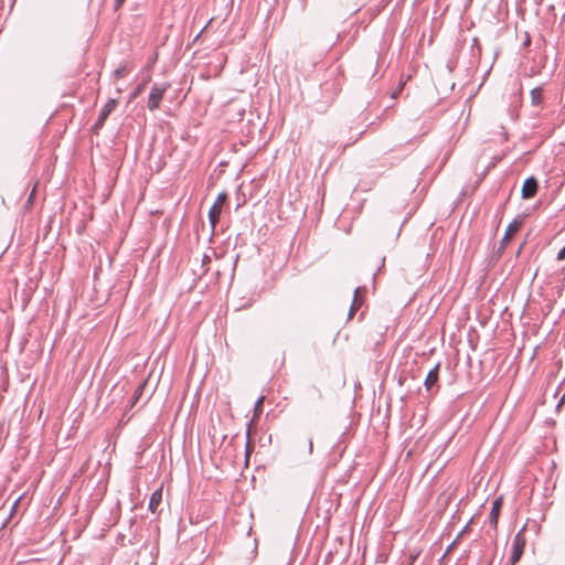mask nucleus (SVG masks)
<instances>
[{"instance_id":"6ab92c4d","label":"nucleus","mask_w":565,"mask_h":565,"mask_svg":"<svg viewBox=\"0 0 565 565\" xmlns=\"http://www.w3.org/2000/svg\"><path fill=\"white\" fill-rule=\"evenodd\" d=\"M565 404V393L562 395V397L559 398L558 403H557V408H559L562 405Z\"/></svg>"},{"instance_id":"f3484780","label":"nucleus","mask_w":565,"mask_h":565,"mask_svg":"<svg viewBox=\"0 0 565 565\" xmlns=\"http://www.w3.org/2000/svg\"><path fill=\"white\" fill-rule=\"evenodd\" d=\"M313 451V443H312V439H309L308 440V452L309 455H311Z\"/></svg>"},{"instance_id":"6e6552de","label":"nucleus","mask_w":565,"mask_h":565,"mask_svg":"<svg viewBox=\"0 0 565 565\" xmlns=\"http://www.w3.org/2000/svg\"><path fill=\"white\" fill-rule=\"evenodd\" d=\"M439 366L440 364L437 363L427 374L426 379H425V382H424V385L426 387L427 391H430L435 384L437 383L438 381V377H439Z\"/></svg>"},{"instance_id":"20e7f679","label":"nucleus","mask_w":565,"mask_h":565,"mask_svg":"<svg viewBox=\"0 0 565 565\" xmlns=\"http://www.w3.org/2000/svg\"><path fill=\"white\" fill-rule=\"evenodd\" d=\"M539 189V182L534 177H529L525 179L522 185L521 194L522 198L527 200L535 196Z\"/></svg>"},{"instance_id":"a211bd4d","label":"nucleus","mask_w":565,"mask_h":565,"mask_svg":"<svg viewBox=\"0 0 565 565\" xmlns=\"http://www.w3.org/2000/svg\"><path fill=\"white\" fill-rule=\"evenodd\" d=\"M125 0H115V9H119L124 4Z\"/></svg>"},{"instance_id":"9b49d317","label":"nucleus","mask_w":565,"mask_h":565,"mask_svg":"<svg viewBox=\"0 0 565 565\" xmlns=\"http://www.w3.org/2000/svg\"><path fill=\"white\" fill-rule=\"evenodd\" d=\"M531 104L533 106H541L543 102V89L541 87H535L530 92Z\"/></svg>"},{"instance_id":"39448f33","label":"nucleus","mask_w":565,"mask_h":565,"mask_svg":"<svg viewBox=\"0 0 565 565\" xmlns=\"http://www.w3.org/2000/svg\"><path fill=\"white\" fill-rule=\"evenodd\" d=\"M522 220H519V218H514L507 227L505 230V233H504V236L501 241V244H500V247H499V252H502L507 244L509 243V241L511 239L512 235L515 234L522 226Z\"/></svg>"},{"instance_id":"0eeeda50","label":"nucleus","mask_w":565,"mask_h":565,"mask_svg":"<svg viewBox=\"0 0 565 565\" xmlns=\"http://www.w3.org/2000/svg\"><path fill=\"white\" fill-rule=\"evenodd\" d=\"M502 502H503V500L501 497L497 498L492 502V507H491V511H490V515H489V522L493 527H497L498 519H499L500 511L502 508Z\"/></svg>"},{"instance_id":"423d86ee","label":"nucleus","mask_w":565,"mask_h":565,"mask_svg":"<svg viewBox=\"0 0 565 565\" xmlns=\"http://www.w3.org/2000/svg\"><path fill=\"white\" fill-rule=\"evenodd\" d=\"M523 546L524 543L521 542L520 534H518L513 541V550L509 559L510 565H515L520 561L523 554Z\"/></svg>"},{"instance_id":"1a4fd4ad","label":"nucleus","mask_w":565,"mask_h":565,"mask_svg":"<svg viewBox=\"0 0 565 565\" xmlns=\"http://www.w3.org/2000/svg\"><path fill=\"white\" fill-rule=\"evenodd\" d=\"M364 290H365L364 287L355 288L354 297H353V300H352V303H351V307L349 310V319H351L354 316V313L359 310V308L361 307V301H360L359 297H360V294Z\"/></svg>"},{"instance_id":"ddd939ff","label":"nucleus","mask_w":565,"mask_h":565,"mask_svg":"<svg viewBox=\"0 0 565 565\" xmlns=\"http://www.w3.org/2000/svg\"><path fill=\"white\" fill-rule=\"evenodd\" d=\"M146 82L139 84L135 90L131 93L129 100H134L145 88Z\"/></svg>"},{"instance_id":"dca6fc26","label":"nucleus","mask_w":565,"mask_h":565,"mask_svg":"<svg viewBox=\"0 0 565 565\" xmlns=\"http://www.w3.org/2000/svg\"><path fill=\"white\" fill-rule=\"evenodd\" d=\"M115 75H116L117 77H121V76H124V75H125V68H124V67L117 68V70L115 71Z\"/></svg>"},{"instance_id":"f8f14e48","label":"nucleus","mask_w":565,"mask_h":565,"mask_svg":"<svg viewBox=\"0 0 565 565\" xmlns=\"http://www.w3.org/2000/svg\"><path fill=\"white\" fill-rule=\"evenodd\" d=\"M265 396H259L255 403L254 407V417H258L263 412V403H264Z\"/></svg>"},{"instance_id":"2eb2a0df","label":"nucleus","mask_w":565,"mask_h":565,"mask_svg":"<svg viewBox=\"0 0 565 565\" xmlns=\"http://www.w3.org/2000/svg\"><path fill=\"white\" fill-rule=\"evenodd\" d=\"M564 259H565V246L557 254V260H564Z\"/></svg>"},{"instance_id":"4468645a","label":"nucleus","mask_w":565,"mask_h":565,"mask_svg":"<svg viewBox=\"0 0 565 565\" xmlns=\"http://www.w3.org/2000/svg\"><path fill=\"white\" fill-rule=\"evenodd\" d=\"M143 387H145V384H141V385H139L137 387V390L135 391V394H134V402H132V404H135L138 401V398L140 397V395L143 392Z\"/></svg>"},{"instance_id":"7ed1b4c3","label":"nucleus","mask_w":565,"mask_h":565,"mask_svg":"<svg viewBox=\"0 0 565 565\" xmlns=\"http://www.w3.org/2000/svg\"><path fill=\"white\" fill-rule=\"evenodd\" d=\"M117 106V99L110 98L102 108L98 118L94 125L95 129H99L104 126L106 119Z\"/></svg>"},{"instance_id":"9d476101","label":"nucleus","mask_w":565,"mask_h":565,"mask_svg":"<svg viewBox=\"0 0 565 565\" xmlns=\"http://www.w3.org/2000/svg\"><path fill=\"white\" fill-rule=\"evenodd\" d=\"M162 501V490L158 489L154 492H152L150 500H149V510L152 513L157 512L158 507L160 505Z\"/></svg>"},{"instance_id":"f03ea898","label":"nucleus","mask_w":565,"mask_h":565,"mask_svg":"<svg viewBox=\"0 0 565 565\" xmlns=\"http://www.w3.org/2000/svg\"><path fill=\"white\" fill-rule=\"evenodd\" d=\"M226 200H227V194L225 192L220 193L217 195L214 204L211 206V209L209 211V221H210V224L213 230L215 228V226L220 220L222 209H223V205L226 202Z\"/></svg>"},{"instance_id":"f257e3e1","label":"nucleus","mask_w":565,"mask_h":565,"mask_svg":"<svg viewBox=\"0 0 565 565\" xmlns=\"http://www.w3.org/2000/svg\"><path fill=\"white\" fill-rule=\"evenodd\" d=\"M168 87H169V85H167V84H164V85L154 84L151 87L149 98H148V104H147V107L149 110L152 111V110H156L159 108L160 103H161L163 95L167 92Z\"/></svg>"}]
</instances>
